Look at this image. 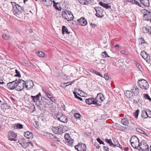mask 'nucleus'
Segmentation results:
<instances>
[{"instance_id": "16", "label": "nucleus", "mask_w": 151, "mask_h": 151, "mask_svg": "<svg viewBox=\"0 0 151 151\" xmlns=\"http://www.w3.org/2000/svg\"><path fill=\"white\" fill-rule=\"evenodd\" d=\"M131 143H135L136 144H139V141L138 138L136 136L132 137L130 139Z\"/></svg>"}, {"instance_id": "36", "label": "nucleus", "mask_w": 151, "mask_h": 151, "mask_svg": "<svg viewBox=\"0 0 151 151\" xmlns=\"http://www.w3.org/2000/svg\"><path fill=\"white\" fill-rule=\"evenodd\" d=\"M101 55L102 56V58H104L106 57H109V56L108 55L106 52V51H104V52H102L101 53Z\"/></svg>"}, {"instance_id": "12", "label": "nucleus", "mask_w": 151, "mask_h": 151, "mask_svg": "<svg viewBox=\"0 0 151 151\" xmlns=\"http://www.w3.org/2000/svg\"><path fill=\"white\" fill-rule=\"evenodd\" d=\"M142 12L144 13V17L146 20H148L150 19L151 12L145 9L142 10Z\"/></svg>"}, {"instance_id": "49", "label": "nucleus", "mask_w": 151, "mask_h": 151, "mask_svg": "<svg viewBox=\"0 0 151 151\" xmlns=\"http://www.w3.org/2000/svg\"><path fill=\"white\" fill-rule=\"evenodd\" d=\"M97 141L100 144H103L104 145V142H103L101 139L99 138H98L97 139Z\"/></svg>"}, {"instance_id": "33", "label": "nucleus", "mask_w": 151, "mask_h": 151, "mask_svg": "<svg viewBox=\"0 0 151 151\" xmlns=\"http://www.w3.org/2000/svg\"><path fill=\"white\" fill-rule=\"evenodd\" d=\"M3 38L5 40H8L10 39V37L7 34H4L2 35Z\"/></svg>"}, {"instance_id": "60", "label": "nucleus", "mask_w": 151, "mask_h": 151, "mask_svg": "<svg viewBox=\"0 0 151 151\" xmlns=\"http://www.w3.org/2000/svg\"><path fill=\"white\" fill-rule=\"evenodd\" d=\"M124 0L125 1H128L129 2L132 3V4L133 2V1H134V0Z\"/></svg>"}, {"instance_id": "57", "label": "nucleus", "mask_w": 151, "mask_h": 151, "mask_svg": "<svg viewBox=\"0 0 151 151\" xmlns=\"http://www.w3.org/2000/svg\"><path fill=\"white\" fill-rule=\"evenodd\" d=\"M66 84V83H63L61 84V86L63 87H66L67 86V84Z\"/></svg>"}, {"instance_id": "13", "label": "nucleus", "mask_w": 151, "mask_h": 151, "mask_svg": "<svg viewBox=\"0 0 151 151\" xmlns=\"http://www.w3.org/2000/svg\"><path fill=\"white\" fill-rule=\"evenodd\" d=\"M77 21L78 23L81 26H85L87 24V21L84 17H82L78 19Z\"/></svg>"}, {"instance_id": "8", "label": "nucleus", "mask_w": 151, "mask_h": 151, "mask_svg": "<svg viewBox=\"0 0 151 151\" xmlns=\"http://www.w3.org/2000/svg\"><path fill=\"white\" fill-rule=\"evenodd\" d=\"M53 132L55 134H61L63 133L61 126L57 127H53L52 129Z\"/></svg>"}, {"instance_id": "6", "label": "nucleus", "mask_w": 151, "mask_h": 151, "mask_svg": "<svg viewBox=\"0 0 151 151\" xmlns=\"http://www.w3.org/2000/svg\"><path fill=\"white\" fill-rule=\"evenodd\" d=\"M98 100H96V101L95 99L92 97L86 99L85 100V102L87 104L89 105L95 104L97 106L101 105V104L98 103Z\"/></svg>"}, {"instance_id": "43", "label": "nucleus", "mask_w": 151, "mask_h": 151, "mask_svg": "<svg viewBox=\"0 0 151 151\" xmlns=\"http://www.w3.org/2000/svg\"><path fill=\"white\" fill-rule=\"evenodd\" d=\"M62 126V130H63V132H64V131H67L69 129V128L67 126Z\"/></svg>"}, {"instance_id": "31", "label": "nucleus", "mask_w": 151, "mask_h": 151, "mask_svg": "<svg viewBox=\"0 0 151 151\" xmlns=\"http://www.w3.org/2000/svg\"><path fill=\"white\" fill-rule=\"evenodd\" d=\"M116 126L117 127L118 129L119 130H123L125 129V128L121 126L118 124L116 123Z\"/></svg>"}, {"instance_id": "62", "label": "nucleus", "mask_w": 151, "mask_h": 151, "mask_svg": "<svg viewBox=\"0 0 151 151\" xmlns=\"http://www.w3.org/2000/svg\"><path fill=\"white\" fill-rule=\"evenodd\" d=\"M119 45H116L114 47L115 49H117L119 48Z\"/></svg>"}, {"instance_id": "10", "label": "nucleus", "mask_w": 151, "mask_h": 151, "mask_svg": "<svg viewBox=\"0 0 151 151\" xmlns=\"http://www.w3.org/2000/svg\"><path fill=\"white\" fill-rule=\"evenodd\" d=\"M34 86V83L31 80H29L25 82L24 87L27 88V90H29L32 88Z\"/></svg>"}, {"instance_id": "11", "label": "nucleus", "mask_w": 151, "mask_h": 151, "mask_svg": "<svg viewBox=\"0 0 151 151\" xmlns=\"http://www.w3.org/2000/svg\"><path fill=\"white\" fill-rule=\"evenodd\" d=\"M94 9L96 12V15L97 17H101L103 16V11L100 7H96Z\"/></svg>"}, {"instance_id": "61", "label": "nucleus", "mask_w": 151, "mask_h": 151, "mask_svg": "<svg viewBox=\"0 0 151 151\" xmlns=\"http://www.w3.org/2000/svg\"><path fill=\"white\" fill-rule=\"evenodd\" d=\"M73 83V82H68L67 83H66L65 84H67L68 86L70 85H71Z\"/></svg>"}, {"instance_id": "23", "label": "nucleus", "mask_w": 151, "mask_h": 151, "mask_svg": "<svg viewBox=\"0 0 151 151\" xmlns=\"http://www.w3.org/2000/svg\"><path fill=\"white\" fill-rule=\"evenodd\" d=\"M121 123L125 126H127L129 124L128 119L126 118L123 119L121 121Z\"/></svg>"}, {"instance_id": "41", "label": "nucleus", "mask_w": 151, "mask_h": 151, "mask_svg": "<svg viewBox=\"0 0 151 151\" xmlns=\"http://www.w3.org/2000/svg\"><path fill=\"white\" fill-rule=\"evenodd\" d=\"M132 94V93L130 91H126V92L125 93V94L126 96H127L128 97H130V96Z\"/></svg>"}, {"instance_id": "29", "label": "nucleus", "mask_w": 151, "mask_h": 151, "mask_svg": "<svg viewBox=\"0 0 151 151\" xmlns=\"http://www.w3.org/2000/svg\"><path fill=\"white\" fill-rule=\"evenodd\" d=\"M132 92L134 93L137 94L139 92V90L137 87H134V88L132 90Z\"/></svg>"}, {"instance_id": "1", "label": "nucleus", "mask_w": 151, "mask_h": 151, "mask_svg": "<svg viewBox=\"0 0 151 151\" xmlns=\"http://www.w3.org/2000/svg\"><path fill=\"white\" fill-rule=\"evenodd\" d=\"M11 4L12 7V11L14 14L19 17H22V10L21 7L15 2H12Z\"/></svg>"}, {"instance_id": "28", "label": "nucleus", "mask_w": 151, "mask_h": 151, "mask_svg": "<svg viewBox=\"0 0 151 151\" xmlns=\"http://www.w3.org/2000/svg\"><path fill=\"white\" fill-rule=\"evenodd\" d=\"M62 29V33L63 34L65 32L68 34H69L70 33V32L68 31V30L67 29V28L65 26H63Z\"/></svg>"}, {"instance_id": "18", "label": "nucleus", "mask_w": 151, "mask_h": 151, "mask_svg": "<svg viewBox=\"0 0 151 151\" xmlns=\"http://www.w3.org/2000/svg\"><path fill=\"white\" fill-rule=\"evenodd\" d=\"M143 32L144 33H149L151 35V27L147 26V27H144L142 29Z\"/></svg>"}, {"instance_id": "50", "label": "nucleus", "mask_w": 151, "mask_h": 151, "mask_svg": "<svg viewBox=\"0 0 151 151\" xmlns=\"http://www.w3.org/2000/svg\"><path fill=\"white\" fill-rule=\"evenodd\" d=\"M74 116L77 118H79L81 117V115L80 114L78 113H75L74 114Z\"/></svg>"}, {"instance_id": "44", "label": "nucleus", "mask_w": 151, "mask_h": 151, "mask_svg": "<svg viewBox=\"0 0 151 151\" xmlns=\"http://www.w3.org/2000/svg\"><path fill=\"white\" fill-rule=\"evenodd\" d=\"M146 111L148 117L151 118V111L150 110L147 109Z\"/></svg>"}, {"instance_id": "15", "label": "nucleus", "mask_w": 151, "mask_h": 151, "mask_svg": "<svg viewBox=\"0 0 151 151\" xmlns=\"http://www.w3.org/2000/svg\"><path fill=\"white\" fill-rule=\"evenodd\" d=\"M98 100V103H101L104 100V98L103 94L101 93H99L97 94V96L95 98V100Z\"/></svg>"}, {"instance_id": "47", "label": "nucleus", "mask_w": 151, "mask_h": 151, "mask_svg": "<svg viewBox=\"0 0 151 151\" xmlns=\"http://www.w3.org/2000/svg\"><path fill=\"white\" fill-rule=\"evenodd\" d=\"M132 4H136L138 6H139L140 7L141 6L140 5V4L138 2L136 1L135 0H134V1H133V2L132 3Z\"/></svg>"}, {"instance_id": "40", "label": "nucleus", "mask_w": 151, "mask_h": 151, "mask_svg": "<svg viewBox=\"0 0 151 151\" xmlns=\"http://www.w3.org/2000/svg\"><path fill=\"white\" fill-rule=\"evenodd\" d=\"M139 109H137L135 113H134V117L136 119H137L138 116L139 114Z\"/></svg>"}, {"instance_id": "37", "label": "nucleus", "mask_w": 151, "mask_h": 151, "mask_svg": "<svg viewBox=\"0 0 151 151\" xmlns=\"http://www.w3.org/2000/svg\"><path fill=\"white\" fill-rule=\"evenodd\" d=\"M143 97L145 99H148L151 101V98L150 97L148 94H144Z\"/></svg>"}, {"instance_id": "64", "label": "nucleus", "mask_w": 151, "mask_h": 151, "mask_svg": "<svg viewBox=\"0 0 151 151\" xmlns=\"http://www.w3.org/2000/svg\"><path fill=\"white\" fill-rule=\"evenodd\" d=\"M23 141H24L22 140H19L18 142L21 145H22V143H23Z\"/></svg>"}, {"instance_id": "17", "label": "nucleus", "mask_w": 151, "mask_h": 151, "mask_svg": "<svg viewBox=\"0 0 151 151\" xmlns=\"http://www.w3.org/2000/svg\"><path fill=\"white\" fill-rule=\"evenodd\" d=\"M17 81L16 80L7 83V87L11 89H13L15 88L16 83Z\"/></svg>"}, {"instance_id": "59", "label": "nucleus", "mask_w": 151, "mask_h": 151, "mask_svg": "<svg viewBox=\"0 0 151 151\" xmlns=\"http://www.w3.org/2000/svg\"><path fill=\"white\" fill-rule=\"evenodd\" d=\"M104 77L106 80H108L109 79V77L108 75H105Z\"/></svg>"}, {"instance_id": "9", "label": "nucleus", "mask_w": 151, "mask_h": 151, "mask_svg": "<svg viewBox=\"0 0 151 151\" xmlns=\"http://www.w3.org/2000/svg\"><path fill=\"white\" fill-rule=\"evenodd\" d=\"M9 139L11 141H16L17 139V135L13 131H9L8 134Z\"/></svg>"}, {"instance_id": "25", "label": "nucleus", "mask_w": 151, "mask_h": 151, "mask_svg": "<svg viewBox=\"0 0 151 151\" xmlns=\"http://www.w3.org/2000/svg\"><path fill=\"white\" fill-rule=\"evenodd\" d=\"M90 0H79V2L83 5H87L90 3Z\"/></svg>"}, {"instance_id": "46", "label": "nucleus", "mask_w": 151, "mask_h": 151, "mask_svg": "<svg viewBox=\"0 0 151 151\" xmlns=\"http://www.w3.org/2000/svg\"><path fill=\"white\" fill-rule=\"evenodd\" d=\"M54 6L55 7L56 9L58 10H59L60 8L59 6V3H57L56 4H55Z\"/></svg>"}, {"instance_id": "2", "label": "nucleus", "mask_w": 151, "mask_h": 151, "mask_svg": "<svg viewBox=\"0 0 151 151\" xmlns=\"http://www.w3.org/2000/svg\"><path fill=\"white\" fill-rule=\"evenodd\" d=\"M16 81H17V83H16L15 89L18 91L23 90L24 87L25 81L21 79H19L18 81L16 80Z\"/></svg>"}, {"instance_id": "21", "label": "nucleus", "mask_w": 151, "mask_h": 151, "mask_svg": "<svg viewBox=\"0 0 151 151\" xmlns=\"http://www.w3.org/2000/svg\"><path fill=\"white\" fill-rule=\"evenodd\" d=\"M141 4L145 6H149L150 5L149 0H140Z\"/></svg>"}, {"instance_id": "63", "label": "nucleus", "mask_w": 151, "mask_h": 151, "mask_svg": "<svg viewBox=\"0 0 151 151\" xmlns=\"http://www.w3.org/2000/svg\"><path fill=\"white\" fill-rule=\"evenodd\" d=\"M116 145V146H118V147H120L121 149H122V147L119 144H117L116 145Z\"/></svg>"}, {"instance_id": "58", "label": "nucleus", "mask_w": 151, "mask_h": 151, "mask_svg": "<svg viewBox=\"0 0 151 151\" xmlns=\"http://www.w3.org/2000/svg\"><path fill=\"white\" fill-rule=\"evenodd\" d=\"M24 62L25 63V64H26L27 65H29L30 63V62H29V61L27 60H24Z\"/></svg>"}, {"instance_id": "51", "label": "nucleus", "mask_w": 151, "mask_h": 151, "mask_svg": "<svg viewBox=\"0 0 151 151\" xmlns=\"http://www.w3.org/2000/svg\"><path fill=\"white\" fill-rule=\"evenodd\" d=\"M64 137L65 139L67 140L69 138H70V136L68 134H65V135Z\"/></svg>"}, {"instance_id": "22", "label": "nucleus", "mask_w": 151, "mask_h": 151, "mask_svg": "<svg viewBox=\"0 0 151 151\" xmlns=\"http://www.w3.org/2000/svg\"><path fill=\"white\" fill-rule=\"evenodd\" d=\"M59 120L63 123H66L68 122V118L66 116L63 115Z\"/></svg>"}, {"instance_id": "32", "label": "nucleus", "mask_w": 151, "mask_h": 151, "mask_svg": "<svg viewBox=\"0 0 151 151\" xmlns=\"http://www.w3.org/2000/svg\"><path fill=\"white\" fill-rule=\"evenodd\" d=\"M21 145L23 147L26 148L29 145V142H26L24 141L23 143H22Z\"/></svg>"}, {"instance_id": "3", "label": "nucleus", "mask_w": 151, "mask_h": 151, "mask_svg": "<svg viewBox=\"0 0 151 151\" xmlns=\"http://www.w3.org/2000/svg\"><path fill=\"white\" fill-rule=\"evenodd\" d=\"M62 16L68 21L73 20L74 19L73 14L71 12L68 11H62Z\"/></svg>"}, {"instance_id": "26", "label": "nucleus", "mask_w": 151, "mask_h": 151, "mask_svg": "<svg viewBox=\"0 0 151 151\" xmlns=\"http://www.w3.org/2000/svg\"><path fill=\"white\" fill-rule=\"evenodd\" d=\"M105 141L108 143L109 144L110 146L114 147H116V145H115L112 142L111 140V139H105Z\"/></svg>"}, {"instance_id": "14", "label": "nucleus", "mask_w": 151, "mask_h": 151, "mask_svg": "<svg viewBox=\"0 0 151 151\" xmlns=\"http://www.w3.org/2000/svg\"><path fill=\"white\" fill-rule=\"evenodd\" d=\"M141 55L147 62L150 61V56L145 51L143 50L141 52Z\"/></svg>"}, {"instance_id": "53", "label": "nucleus", "mask_w": 151, "mask_h": 151, "mask_svg": "<svg viewBox=\"0 0 151 151\" xmlns=\"http://www.w3.org/2000/svg\"><path fill=\"white\" fill-rule=\"evenodd\" d=\"M45 93L46 94V96L47 97L49 98H52L53 99V97L49 93H48L46 91H45Z\"/></svg>"}, {"instance_id": "5", "label": "nucleus", "mask_w": 151, "mask_h": 151, "mask_svg": "<svg viewBox=\"0 0 151 151\" xmlns=\"http://www.w3.org/2000/svg\"><path fill=\"white\" fill-rule=\"evenodd\" d=\"M139 150L140 151H149V146L145 142L143 141L139 144Z\"/></svg>"}, {"instance_id": "38", "label": "nucleus", "mask_w": 151, "mask_h": 151, "mask_svg": "<svg viewBox=\"0 0 151 151\" xmlns=\"http://www.w3.org/2000/svg\"><path fill=\"white\" fill-rule=\"evenodd\" d=\"M73 93H74V95L75 97L76 98L78 99L80 101H83V99H82L81 98V97L78 96L77 95V92H76L74 91L73 92ZM77 94H78V95H79V94L78 93H77Z\"/></svg>"}, {"instance_id": "27", "label": "nucleus", "mask_w": 151, "mask_h": 151, "mask_svg": "<svg viewBox=\"0 0 151 151\" xmlns=\"http://www.w3.org/2000/svg\"><path fill=\"white\" fill-rule=\"evenodd\" d=\"M99 4L101 6H102L104 8L108 9V8H110V6H109L108 4H106L104 2H100Z\"/></svg>"}, {"instance_id": "4", "label": "nucleus", "mask_w": 151, "mask_h": 151, "mask_svg": "<svg viewBox=\"0 0 151 151\" xmlns=\"http://www.w3.org/2000/svg\"><path fill=\"white\" fill-rule=\"evenodd\" d=\"M138 83L139 87L142 89L147 90L148 89L149 85L145 79L139 80Z\"/></svg>"}, {"instance_id": "52", "label": "nucleus", "mask_w": 151, "mask_h": 151, "mask_svg": "<svg viewBox=\"0 0 151 151\" xmlns=\"http://www.w3.org/2000/svg\"><path fill=\"white\" fill-rule=\"evenodd\" d=\"M15 71L16 73L17 74L15 75V76L18 77H21L19 72L17 70H15Z\"/></svg>"}, {"instance_id": "42", "label": "nucleus", "mask_w": 151, "mask_h": 151, "mask_svg": "<svg viewBox=\"0 0 151 151\" xmlns=\"http://www.w3.org/2000/svg\"><path fill=\"white\" fill-rule=\"evenodd\" d=\"M138 42L139 45H142V44L145 43V41L143 38H141L139 39L138 40Z\"/></svg>"}, {"instance_id": "45", "label": "nucleus", "mask_w": 151, "mask_h": 151, "mask_svg": "<svg viewBox=\"0 0 151 151\" xmlns=\"http://www.w3.org/2000/svg\"><path fill=\"white\" fill-rule=\"evenodd\" d=\"M132 146L134 148L136 149H138L139 145L138 144H136L135 143H131Z\"/></svg>"}, {"instance_id": "7", "label": "nucleus", "mask_w": 151, "mask_h": 151, "mask_svg": "<svg viewBox=\"0 0 151 151\" xmlns=\"http://www.w3.org/2000/svg\"><path fill=\"white\" fill-rule=\"evenodd\" d=\"M86 145L83 143H79L78 145L75 146L76 149L78 151H85L86 150Z\"/></svg>"}, {"instance_id": "35", "label": "nucleus", "mask_w": 151, "mask_h": 151, "mask_svg": "<svg viewBox=\"0 0 151 151\" xmlns=\"http://www.w3.org/2000/svg\"><path fill=\"white\" fill-rule=\"evenodd\" d=\"M39 56L44 57H45V54L41 51H38L36 52Z\"/></svg>"}, {"instance_id": "56", "label": "nucleus", "mask_w": 151, "mask_h": 151, "mask_svg": "<svg viewBox=\"0 0 151 151\" xmlns=\"http://www.w3.org/2000/svg\"><path fill=\"white\" fill-rule=\"evenodd\" d=\"M121 53L122 54H125L126 55L128 54L126 52L125 50H122L121 51Z\"/></svg>"}, {"instance_id": "20", "label": "nucleus", "mask_w": 151, "mask_h": 151, "mask_svg": "<svg viewBox=\"0 0 151 151\" xmlns=\"http://www.w3.org/2000/svg\"><path fill=\"white\" fill-rule=\"evenodd\" d=\"M24 136L28 139H32L33 138V134L32 133L29 131H27L24 134Z\"/></svg>"}, {"instance_id": "54", "label": "nucleus", "mask_w": 151, "mask_h": 151, "mask_svg": "<svg viewBox=\"0 0 151 151\" xmlns=\"http://www.w3.org/2000/svg\"><path fill=\"white\" fill-rule=\"evenodd\" d=\"M94 73L95 74H96L97 75H98L101 77H103V76L101 74L99 73V72L97 71H95L94 72Z\"/></svg>"}, {"instance_id": "39", "label": "nucleus", "mask_w": 151, "mask_h": 151, "mask_svg": "<svg viewBox=\"0 0 151 151\" xmlns=\"http://www.w3.org/2000/svg\"><path fill=\"white\" fill-rule=\"evenodd\" d=\"M63 115L62 113L59 112L57 113L56 117L59 120L60 119V117H61Z\"/></svg>"}, {"instance_id": "55", "label": "nucleus", "mask_w": 151, "mask_h": 151, "mask_svg": "<svg viewBox=\"0 0 151 151\" xmlns=\"http://www.w3.org/2000/svg\"><path fill=\"white\" fill-rule=\"evenodd\" d=\"M29 66H30L31 67H32V68H36V66L34 64H33L30 63L29 65Z\"/></svg>"}, {"instance_id": "30", "label": "nucleus", "mask_w": 151, "mask_h": 151, "mask_svg": "<svg viewBox=\"0 0 151 151\" xmlns=\"http://www.w3.org/2000/svg\"><path fill=\"white\" fill-rule=\"evenodd\" d=\"M142 116L144 118H147L148 117L146 110H143L142 111Z\"/></svg>"}, {"instance_id": "34", "label": "nucleus", "mask_w": 151, "mask_h": 151, "mask_svg": "<svg viewBox=\"0 0 151 151\" xmlns=\"http://www.w3.org/2000/svg\"><path fill=\"white\" fill-rule=\"evenodd\" d=\"M136 130L137 132L144 134L146 136H148V135L144 131L140 129L139 128H137L136 129Z\"/></svg>"}, {"instance_id": "48", "label": "nucleus", "mask_w": 151, "mask_h": 151, "mask_svg": "<svg viewBox=\"0 0 151 151\" xmlns=\"http://www.w3.org/2000/svg\"><path fill=\"white\" fill-rule=\"evenodd\" d=\"M67 141L70 144H72L73 142V140L70 137L67 140Z\"/></svg>"}, {"instance_id": "24", "label": "nucleus", "mask_w": 151, "mask_h": 151, "mask_svg": "<svg viewBox=\"0 0 151 151\" xmlns=\"http://www.w3.org/2000/svg\"><path fill=\"white\" fill-rule=\"evenodd\" d=\"M14 127L15 129H21L23 128L22 124H13Z\"/></svg>"}, {"instance_id": "19", "label": "nucleus", "mask_w": 151, "mask_h": 151, "mask_svg": "<svg viewBox=\"0 0 151 151\" xmlns=\"http://www.w3.org/2000/svg\"><path fill=\"white\" fill-rule=\"evenodd\" d=\"M41 94L40 93H39L36 96H31V98L32 99V100L34 102H37L38 101H40V96H41Z\"/></svg>"}]
</instances>
